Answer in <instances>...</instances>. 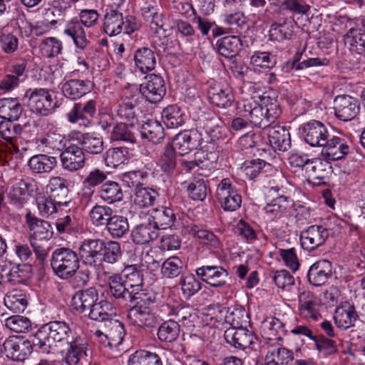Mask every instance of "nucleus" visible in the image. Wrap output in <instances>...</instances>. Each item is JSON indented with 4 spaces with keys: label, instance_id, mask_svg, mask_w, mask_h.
Segmentation results:
<instances>
[{
    "label": "nucleus",
    "instance_id": "1",
    "mask_svg": "<svg viewBox=\"0 0 365 365\" xmlns=\"http://www.w3.org/2000/svg\"><path fill=\"white\" fill-rule=\"evenodd\" d=\"M83 263L98 267L102 262L114 264L122 255L120 244L116 241L104 242L100 239L85 240L79 247Z\"/></svg>",
    "mask_w": 365,
    "mask_h": 365
},
{
    "label": "nucleus",
    "instance_id": "2",
    "mask_svg": "<svg viewBox=\"0 0 365 365\" xmlns=\"http://www.w3.org/2000/svg\"><path fill=\"white\" fill-rule=\"evenodd\" d=\"M71 334L68 324L61 321L51 322L40 329L34 335V344L39 351L49 353L56 342L67 341Z\"/></svg>",
    "mask_w": 365,
    "mask_h": 365
},
{
    "label": "nucleus",
    "instance_id": "3",
    "mask_svg": "<svg viewBox=\"0 0 365 365\" xmlns=\"http://www.w3.org/2000/svg\"><path fill=\"white\" fill-rule=\"evenodd\" d=\"M80 255L68 247H58L53 251L50 264L58 278L68 279L73 277L80 267Z\"/></svg>",
    "mask_w": 365,
    "mask_h": 365
},
{
    "label": "nucleus",
    "instance_id": "4",
    "mask_svg": "<svg viewBox=\"0 0 365 365\" xmlns=\"http://www.w3.org/2000/svg\"><path fill=\"white\" fill-rule=\"evenodd\" d=\"M245 107V111H249L250 121L255 126L264 129L269 128L281 115V108L278 102L269 96L263 97L260 104H255L253 108Z\"/></svg>",
    "mask_w": 365,
    "mask_h": 365
},
{
    "label": "nucleus",
    "instance_id": "5",
    "mask_svg": "<svg viewBox=\"0 0 365 365\" xmlns=\"http://www.w3.org/2000/svg\"><path fill=\"white\" fill-rule=\"evenodd\" d=\"M99 15L94 9L82 10L80 13V20L73 19L69 21L64 29V34L72 38L76 47L83 49L88 44L83 25L86 27H91L95 25Z\"/></svg>",
    "mask_w": 365,
    "mask_h": 365
},
{
    "label": "nucleus",
    "instance_id": "6",
    "mask_svg": "<svg viewBox=\"0 0 365 365\" xmlns=\"http://www.w3.org/2000/svg\"><path fill=\"white\" fill-rule=\"evenodd\" d=\"M25 96L29 98L28 105L31 110L41 115H48L58 107L57 101L52 98L48 89H29Z\"/></svg>",
    "mask_w": 365,
    "mask_h": 365
},
{
    "label": "nucleus",
    "instance_id": "7",
    "mask_svg": "<svg viewBox=\"0 0 365 365\" xmlns=\"http://www.w3.org/2000/svg\"><path fill=\"white\" fill-rule=\"evenodd\" d=\"M143 15L146 20L150 22V28L155 34V38L153 39L155 48H157L158 46L160 48L158 49V52H165L166 51L165 45L168 40L163 15L158 14L154 7L145 9Z\"/></svg>",
    "mask_w": 365,
    "mask_h": 365
},
{
    "label": "nucleus",
    "instance_id": "8",
    "mask_svg": "<svg viewBox=\"0 0 365 365\" xmlns=\"http://www.w3.org/2000/svg\"><path fill=\"white\" fill-rule=\"evenodd\" d=\"M3 348L7 356L17 361H24L31 354L34 348L38 351V347L34 344V339L31 341L19 336L7 338L3 344Z\"/></svg>",
    "mask_w": 365,
    "mask_h": 365
},
{
    "label": "nucleus",
    "instance_id": "9",
    "mask_svg": "<svg viewBox=\"0 0 365 365\" xmlns=\"http://www.w3.org/2000/svg\"><path fill=\"white\" fill-rule=\"evenodd\" d=\"M216 196L218 202L225 211H235L241 206V195L233 187L229 178L222 179L218 184Z\"/></svg>",
    "mask_w": 365,
    "mask_h": 365
},
{
    "label": "nucleus",
    "instance_id": "10",
    "mask_svg": "<svg viewBox=\"0 0 365 365\" xmlns=\"http://www.w3.org/2000/svg\"><path fill=\"white\" fill-rule=\"evenodd\" d=\"M145 299H137L131 303L132 307L127 317L133 324L140 327H153L158 323L157 317L152 313L149 307L145 306Z\"/></svg>",
    "mask_w": 365,
    "mask_h": 365
},
{
    "label": "nucleus",
    "instance_id": "11",
    "mask_svg": "<svg viewBox=\"0 0 365 365\" xmlns=\"http://www.w3.org/2000/svg\"><path fill=\"white\" fill-rule=\"evenodd\" d=\"M332 172V166L329 160L313 158L307 165L305 175L309 182L321 185L327 183Z\"/></svg>",
    "mask_w": 365,
    "mask_h": 365
},
{
    "label": "nucleus",
    "instance_id": "12",
    "mask_svg": "<svg viewBox=\"0 0 365 365\" xmlns=\"http://www.w3.org/2000/svg\"><path fill=\"white\" fill-rule=\"evenodd\" d=\"M104 31L110 36L120 34L124 29L126 34L134 31L135 28L130 25L129 21H124L123 14L117 9H106L103 19Z\"/></svg>",
    "mask_w": 365,
    "mask_h": 365
},
{
    "label": "nucleus",
    "instance_id": "13",
    "mask_svg": "<svg viewBox=\"0 0 365 365\" xmlns=\"http://www.w3.org/2000/svg\"><path fill=\"white\" fill-rule=\"evenodd\" d=\"M329 236V230L322 225H311L300 235L302 248L309 252L323 245Z\"/></svg>",
    "mask_w": 365,
    "mask_h": 365
},
{
    "label": "nucleus",
    "instance_id": "14",
    "mask_svg": "<svg viewBox=\"0 0 365 365\" xmlns=\"http://www.w3.org/2000/svg\"><path fill=\"white\" fill-rule=\"evenodd\" d=\"M201 135L197 130H184L175 136L170 146L179 155H183L200 145Z\"/></svg>",
    "mask_w": 365,
    "mask_h": 365
},
{
    "label": "nucleus",
    "instance_id": "15",
    "mask_svg": "<svg viewBox=\"0 0 365 365\" xmlns=\"http://www.w3.org/2000/svg\"><path fill=\"white\" fill-rule=\"evenodd\" d=\"M121 277L124 282V286L130 289L133 294V300L141 299L145 297L143 290V274L137 265L126 266L122 271Z\"/></svg>",
    "mask_w": 365,
    "mask_h": 365
},
{
    "label": "nucleus",
    "instance_id": "16",
    "mask_svg": "<svg viewBox=\"0 0 365 365\" xmlns=\"http://www.w3.org/2000/svg\"><path fill=\"white\" fill-rule=\"evenodd\" d=\"M336 117L342 121L354 119L359 113L358 100L348 95L338 96L334 101Z\"/></svg>",
    "mask_w": 365,
    "mask_h": 365
},
{
    "label": "nucleus",
    "instance_id": "17",
    "mask_svg": "<svg viewBox=\"0 0 365 365\" xmlns=\"http://www.w3.org/2000/svg\"><path fill=\"white\" fill-rule=\"evenodd\" d=\"M166 88L163 78L156 74H150L148 81L141 84L139 92L145 99L152 103L160 102L165 95Z\"/></svg>",
    "mask_w": 365,
    "mask_h": 365
},
{
    "label": "nucleus",
    "instance_id": "18",
    "mask_svg": "<svg viewBox=\"0 0 365 365\" xmlns=\"http://www.w3.org/2000/svg\"><path fill=\"white\" fill-rule=\"evenodd\" d=\"M303 133L305 141L312 147H324L331 136L327 127L318 120H312L304 124Z\"/></svg>",
    "mask_w": 365,
    "mask_h": 365
},
{
    "label": "nucleus",
    "instance_id": "19",
    "mask_svg": "<svg viewBox=\"0 0 365 365\" xmlns=\"http://www.w3.org/2000/svg\"><path fill=\"white\" fill-rule=\"evenodd\" d=\"M61 165L66 170L77 171L85 165V154L79 146L70 144L66 146L60 155Z\"/></svg>",
    "mask_w": 365,
    "mask_h": 365
},
{
    "label": "nucleus",
    "instance_id": "20",
    "mask_svg": "<svg viewBox=\"0 0 365 365\" xmlns=\"http://www.w3.org/2000/svg\"><path fill=\"white\" fill-rule=\"evenodd\" d=\"M227 343L232 347L244 350L253 344L257 337L246 327L228 328L224 333Z\"/></svg>",
    "mask_w": 365,
    "mask_h": 365
},
{
    "label": "nucleus",
    "instance_id": "21",
    "mask_svg": "<svg viewBox=\"0 0 365 365\" xmlns=\"http://www.w3.org/2000/svg\"><path fill=\"white\" fill-rule=\"evenodd\" d=\"M196 274L203 282L212 287H224L228 279V272L221 266L206 265L196 269Z\"/></svg>",
    "mask_w": 365,
    "mask_h": 365
},
{
    "label": "nucleus",
    "instance_id": "22",
    "mask_svg": "<svg viewBox=\"0 0 365 365\" xmlns=\"http://www.w3.org/2000/svg\"><path fill=\"white\" fill-rule=\"evenodd\" d=\"M51 199L58 203L59 207H69L72 203L69 195L68 182L61 177H52L47 185Z\"/></svg>",
    "mask_w": 365,
    "mask_h": 365
},
{
    "label": "nucleus",
    "instance_id": "23",
    "mask_svg": "<svg viewBox=\"0 0 365 365\" xmlns=\"http://www.w3.org/2000/svg\"><path fill=\"white\" fill-rule=\"evenodd\" d=\"M26 223L31 232L29 240L48 241L53 236V228L47 221L38 219L28 213L26 216Z\"/></svg>",
    "mask_w": 365,
    "mask_h": 365
},
{
    "label": "nucleus",
    "instance_id": "24",
    "mask_svg": "<svg viewBox=\"0 0 365 365\" xmlns=\"http://www.w3.org/2000/svg\"><path fill=\"white\" fill-rule=\"evenodd\" d=\"M359 315L355 307L349 302H344L335 310L334 319L336 325L341 329H346L354 325Z\"/></svg>",
    "mask_w": 365,
    "mask_h": 365
},
{
    "label": "nucleus",
    "instance_id": "25",
    "mask_svg": "<svg viewBox=\"0 0 365 365\" xmlns=\"http://www.w3.org/2000/svg\"><path fill=\"white\" fill-rule=\"evenodd\" d=\"M321 305L317 298L309 292H303L299 295V311L302 316L307 319L318 320L321 317Z\"/></svg>",
    "mask_w": 365,
    "mask_h": 365
},
{
    "label": "nucleus",
    "instance_id": "26",
    "mask_svg": "<svg viewBox=\"0 0 365 365\" xmlns=\"http://www.w3.org/2000/svg\"><path fill=\"white\" fill-rule=\"evenodd\" d=\"M325 144L322 155L327 160H340L349 151V148L344 140L336 136H330L327 143Z\"/></svg>",
    "mask_w": 365,
    "mask_h": 365
},
{
    "label": "nucleus",
    "instance_id": "27",
    "mask_svg": "<svg viewBox=\"0 0 365 365\" xmlns=\"http://www.w3.org/2000/svg\"><path fill=\"white\" fill-rule=\"evenodd\" d=\"M98 299L97 289L95 287H90L77 292L72 298V305L74 309L86 314Z\"/></svg>",
    "mask_w": 365,
    "mask_h": 365
},
{
    "label": "nucleus",
    "instance_id": "28",
    "mask_svg": "<svg viewBox=\"0 0 365 365\" xmlns=\"http://www.w3.org/2000/svg\"><path fill=\"white\" fill-rule=\"evenodd\" d=\"M331 275V264L329 260H319L313 264L307 273L308 280L315 287L324 284Z\"/></svg>",
    "mask_w": 365,
    "mask_h": 365
},
{
    "label": "nucleus",
    "instance_id": "29",
    "mask_svg": "<svg viewBox=\"0 0 365 365\" xmlns=\"http://www.w3.org/2000/svg\"><path fill=\"white\" fill-rule=\"evenodd\" d=\"M220 119L213 112H203L197 120V126L214 140L220 138Z\"/></svg>",
    "mask_w": 365,
    "mask_h": 365
},
{
    "label": "nucleus",
    "instance_id": "30",
    "mask_svg": "<svg viewBox=\"0 0 365 365\" xmlns=\"http://www.w3.org/2000/svg\"><path fill=\"white\" fill-rule=\"evenodd\" d=\"M14 120L4 119L0 122V134L8 142L25 136L29 131L31 125L29 122L20 125L14 122Z\"/></svg>",
    "mask_w": 365,
    "mask_h": 365
},
{
    "label": "nucleus",
    "instance_id": "31",
    "mask_svg": "<svg viewBox=\"0 0 365 365\" xmlns=\"http://www.w3.org/2000/svg\"><path fill=\"white\" fill-rule=\"evenodd\" d=\"M269 141L270 145L279 151H287L291 147L289 132L283 126L274 125L269 129Z\"/></svg>",
    "mask_w": 365,
    "mask_h": 365
},
{
    "label": "nucleus",
    "instance_id": "32",
    "mask_svg": "<svg viewBox=\"0 0 365 365\" xmlns=\"http://www.w3.org/2000/svg\"><path fill=\"white\" fill-rule=\"evenodd\" d=\"M207 96L210 102L219 108L229 107L233 101L230 88H224L220 84L210 86L207 91Z\"/></svg>",
    "mask_w": 365,
    "mask_h": 365
},
{
    "label": "nucleus",
    "instance_id": "33",
    "mask_svg": "<svg viewBox=\"0 0 365 365\" xmlns=\"http://www.w3.org/2000/svg\"><path fill=\"white\" fill-rule=\"evenodd\" d=\"M91 89L89 81L71 79L66 81L61 88L63 95L72 100H76L89 93Z\"/></svg>",
    "mask_w": 365,
    "mask_h": 365
},
{
    "label": "nucleus",
    "instance_id": "34",
    "mask_svg": "<svg viewBox=\"0 0 365 365\" xmlns=\"http://www.w3.org/2000/svg\"><path fill=\"white\" fill-rule=\"evenodd\" d=\"M242 46V41L235 35L223 37L216 43L217 50L220 55L227 58L236 56Z\"/></svg>",
    "mask_w": 365,
    "mask_h": 365
},
{
    "label": "nucleus",
    "instance_id": "35",
    "mask_svg": "<svg viewBox=\"0 0 365 365\" xmlns=\"http://www.w3.org/2000/svg\"><path fill=\"white\" fill-rule=\"evenodd\" d=\"M133 241L138 245H145L158 237V232L151 220L148 222L137 225L132 231Z\"/></svg>",
    "mask_w": 365,
    "mask_h": 365
},
{
    "label": "nucleus",
    "instance_id": "36",
    "mask_svg": "<svg viewBox=\"0 0 365 365\" xmlns=\"http://www.w3.org/2000/svg\"><path fill=\"white\" fill-rule=\"evenodd\" d=\"M57 164L56 158L46 154H39L32 156L28 165L34 173L42 174L50 173Z\"/></svg>",
    "mask_w": 365,
    "mask_h": 365
},
{
    "label": "nucleus",
    "instance_id": "37",
    "mask_svg": "<svg viewBox=\"0 0 365 365\" xmlns=\"http://www.w3.org/2000/svg\"><path fill=\"white\" fill-rule=\"evenodd\" d=\"M134 61L136 66L142 73H147L155 68V52L150 48L142 47L137 49L135 52Z\"/></svg>",
    "mask_w": 365,
    "mask_h": 365
},
{
    "label": "nucleus",
    "instance_id": "38",
    "mask_svg": "<svg viewBox=\"0 0 365 365\" xmlns=\"http://www.w3.org/2000/svg\"><path fill=\"white\" fill-rule=\"evenodd\" d=\"M151 218V222L157 230H163L172 227L175 220V215L171 208L160 207L153 210Z\"/></svg>",
    "mask_w": 365,
    "mask_h": 365
},
{
    "label": "nucleus",
    "instance_id": "39",
    "mask_svg": "<svg viewBox=\"0 0 365 365\" xmlns=\"http://www.w3.org/2000/svg\"><path fill=\"white\" fill-rule=\"evenodd\" d=\"M23 106L17 98H0V115L4 119L18 120Z\"/></svg>",
    "mask_w": 365,
    "mask_h": 365
},
{
    "label": "nucleus",
    "instance_id": "40",
    "mask_svg": "<svg viewBox=\"0 0 365 365\" xmlns=\"http://www.w3.org/2000/svg\"><path fill=\"white\" fill-rule=\"evenodd\" d=\"M110 293L115 299L133 302V294L128 287L124 286V282L120 275L113 274L108 278Z\"/></svg>",
    "mask_w": 365,
    "mask_h": 365
},
{
    "label": "nucleus",
    "instance_id": "41",
    "mask_svg": "<svg viewBox=\"0 0 365 365\" xmlns=\"http://www.w3.org/2000/svg\"><path fill=\"white\" fill-rule=\"evenodd\" d=\"M293 359V354L289 349L269 345L265 356V360L270 363V365H288Z\"/></svg>",
    "mask_w": 365,
    "mask_h": 365
},
{
    "label": "nucleus",
    "instance_id": "42",
    "mask_svg": "<svg viewBox=\"0 0 365 365\" xmlns=\"http://www.w3.org/2000/svg\"><path fill=\"white\" fill-rule=\"evenodd\" d=\"M143 138H146L154 143H159L164 138L165 133L162 125L155 120H148L141 126Z\"/></svg>",
    "mask_w": 365,
    "mask_h": 365
},
{
    "label": "nucleus",
    "instance_id": "43",
    "mask_svg": "<svg viewBox=\"0 0 365 365\" xmlns=\"http://www.w3.org/2000/svg\"><path fill=\"white\" fill-rule=\"evenodd\" d=\"M106 336L103 337L108 339V347H118L123 341L125 336L123 325L117 319H110L107 325Z\"/></svg>",
    "mask_w": 365,
    "mask_h": 365
},
{
    "label": "nucleus",
    "instance_id": "44",
    "mask_svg": "<svg viewBox=\"0 0 365 365\" xmlns=\"http://www.w3.org/2000/svg\"><path fill=\"white\" fill-rule=\"evenodd\" d=\"M106 229L112 238H121L129 231L128 220L125 217L113 214L108 221Z\"/></svg>",
    "mask_w": 365,
    "mask_h": 365
},
{
    "label": "nucleus",
    "instance_id": "45",
    "mask_svg": "<svg viewBox=\"0 0 365 365\" xmlns=\"http://www.w3.org/2000/svg\"><path fill=\"white\" fill-rule=\"evenodd\" d=\"M186 230L188 234L199 240L200 243L210 245L215 248L220 246V240L212 232L204 230L193 223L187 225Z\"/></svg>",
    "mask_w": 365,
    "mask_h": 365
},
{
    "label": "nucleus",
    "instance_id": "46",
    "mask_svg": "<svg viewBox=\"0 0 365 365\" xmlns=\"http://www.w3.org/2000/svg\"><path fill=\"white\" fill-rule=\"evenodd\" d=\"M101 198L109 204L120 202L123 198L122 186L114 181L107 182L103 184L99 191Z\"/></svg>",
    "mask_w": 365,
    "mask_h": 365
},
{
    "label": "nucleus",
    "instance_id": "47",
    "mask_svg": "<svg viewBox=\"0 0 365 365\" xmlns=\"http://www.w3.org/2000/svg\"><path fill=\"white\" fill-rule=\"evenodd\" d=\"M162 118L168 128H176L185 123V114L175 105L164 108L162 112Z\"/></svg>",
    "mask_w": 365,
    "mask_h": 365
},
{
    "label": "nucleus",
    "instance_id": "48",
    "mask_svg": "<svg viewBox=\"0 0 365 365\" xmlns=\"http://www.w3.org/2000/svg\"><path fill=\"white\" fill-rule=\"evenodd\" d=\"M64 142V137L56 133H47L37 139L38 146H42L43 151L48 153L50 150H63L66 147Z\"/></svg>",
    "mask_w": 365,
    "mask_h": 365
},
{
    "label": "nucleus",
    "instance_id": "49",
    "mask_svg": "<svg viewBox=\"0 0 365 365\" xmlns=\"http://www.w3.org/2000/svg\"><path fill=\"white\" fill-rule=\"evenodd\" d=\"M135 96H132V99H123L119 103L117 110L118 115L130 123V127H133L138 122L136 106L138 101L134 100Z\"/></svg>",
    "mask_w": 365,
    "mask_h": 365
},
{
    "label": "nucleus",
    "instance_id": "50",
    "mask_svg": "<svg viewBox=\"0 0 365 365\" xmlns=\"http://www.w3.org/2000/svg\"><path fill=\"white\" fill-rule=\"evenodd\" d=\"M4 303L13 312H22L27 307L28 300L26 294L21 291L13 290L6 294Z\"/></svg>",
    "mask_w": 365,
    "mask_h": 365
},
{
    "label": "nucleus",
    "instance_id": "51",
    "mask_svg": "<svg viewBox=\"0 0 365 365\" xmlns=\"http://www.w3.org/2000/svg\"><path fill=\"white\" fill-rule=\"evenodd\" d=\"M180 334V325L174 320L164 322L158 329V337L163 342L170 343L175 341Z\"/></svg>",
    "mask_w": 365,
    "mask_h": 365
},
{
    "label": "nucleus",
    "instance_id": "52",
    "mask_svg": "<svg viewBox=\"0 0 365 365\" xmlns=\"http://www.w3.org/2000/svg\"><path fill=\"white\" fill-rule=\"evenodd\" d=\"M82 151L91 155H98L104 149L102 137L95 136L88 133L82 135L80 140Z\"/></svg>",
    "mask_w": 365,
    "mask_h": 365
},
{
    "label": "nucleus",
    "instance_id": "53",
    "mask_svg": "<svg viewBox=\"0 0 365 365\" xmlns=\"http://www.w3.org/2000/svg\"><path fill=\"white\" fill-rule=\"evenodd\" d=\"M113 210L109 206L96 205L91 210L89 216L95 226H106L113 215Z\"/></svg>",
    "mask_w": 365,
    "mask_h": 365
},
{
    "label": "nucleus",
    "instance_id": "54",
    "mask_svg": "<svg viewBox=\"0 0 365 365\" xmlns=\"http://www.w3.org/2000/svg\"><path fill=\"white\" fill-rule=\"evenodd\" d=\"M128 150L124 147L109 148L105 154L104 160L108 167L116 168L125 163L128 158Z\"/></svg>",
    "mask_w": 365,
    "mask_h": 365
},
{
    "label": "nucleus",
    "instance_id": "55",
    "mask_svg": "<svg viewBox=\"0 0 365 365\" xmlns=\"http://www.w3.org/2000/svg\"><path fill=\"white\" fill-rule=\"evenodd\" d=\"M128 365H163L160 357L155 353L145 350L135 351L128 359Z\"/></svg>",
    "mask_w": 365,
    "mask_h": 365
},
{
    "label": "nucleus",
    "instance_id": "56",
    "mask_svg": "<svg viewBox=\"0 0 365 365\" xmlns=\"http://www.w3.org/2000/svg\"><path fill=\"white\" fill-rule=\"evenodd\" d=\"M288 325L275 317L264 323V329H267L269 339L277 340H282L283 336L288 332Z\"/></svg>",
    "mask_w": 365,
    "mask_h": 365
},
{
    "label": "nucleus",
    "instance_id": "57",
    "mask_svg": "<svg viewBox=\"0 0 365 365\" xmlns=\"http://www.w3.org/2000/svg\"><path fill=\"white\" fill-rule=\"evenodd\" d=\"M110 308V304L106 301L96 302L87 313L91 319L103 322L107 325L108 321L113 319L111 314L108 312Z\"/></svg>",
    "mask_w": 365,
    "mask_h": 365
},
{
    "label": "nucleus",
    "instance_id": "58",
    "mask_svg": "<svg viewBox=\"0 0 365 365\" xmlns=\"http://www.w3.org/2000/svg\"><path fill=\"white\" fill-rule=\"evenodd\" d=\"M158 196V192L153 189L137 187L135 190L133 201L139 207H149L154 204Z\"/></svg>",
    "mask_w": 365,
    "mask_h": 365
},
{
    "label": "nucleus",
    "instance_id": "59",
    "mask_svg": "<svg viewBox=\"0 0 365 365\" xmlns=\"http://www.w3.org/2000/svg\"><path fill=\"white\" fill-rule=\"evenodd\" d=\"M70 349L66 356L68 365H76L81 359L87 356V344L86 343L74 341L70 342Z\"/></svg>",
    "mask_w": 365,
    "mask_h": 365
},
{
    "label": "nucleus",
    "instance_id": "60",
    "mask_svg": "<svg viewBox=\"0 0 365 365\" xmlns=\"http://www.w3.org/2000/svg\"><path fill=\"white\" fill-rule=\"evenodd\" d=\"M5 326L16 333H26L31 330V320L24 316L14 315L5 320Z\"/></svg>",
    "mask_w": 365,
    "mask_h": 365
},
{
    "label": "nucleus",
    "instance_id": "61",
    "mask_svg": "<svg viewBox=\"0 0 365 365\" xmlns=\"http://www.w3.org/2000/svg\"><path fill=\"white\" fill-rule=\"evenodd\" d=\"M31 276V267L23 264L13 267L9 274L8 280L12 284H19L24 283Z\"/></svg>",
    "mask_w": 365,
    "mask_h": 365
},
{
    "label": "nucleus",
    "instance_id": "62",
    "mask_svg": "<svg viewBox=\"0 0 365 365\" xmlns=\"http://www.w3.org/2000/svg\"><path fill=\"white\" fill-rule=\"evenodd\" d=\"M224 22L227 26V32L232 34L240 33L245 25V16L241 11L229 12L224 14Z\"/></svg>",
    "mask_w": 365,
    "mask_h": 365
},
{
    "label": "nucleus",
    "instance_id": "63",
    "mask_svg": "<svg viewBox=\"0 0 365 365\" xmlns=\"http://www.w3.org/2000/svg\"><path fill=\"white\" fill-rule=\"evenodd\" d=\"M292 26L285 21L282 24L273 23L269 31L271 40L281 41L289 39L293 35Z\"/></svg>",
    "mask_w": 365,
    "mask_h": 365
},
{
    "label": "nucleus",
    "instance_id": "64",
    "mask_svg": "<svg viewBox=\"0 0 365 365\" xmlns=\"http://www.w3.org/2000/svg\"><path fill=\"white\" fill-rule=\"evenodd\" d=\"M183 263L178 257L167 259L162 264L161 272L165 277L173 278L182 272Z\"/></svg>",
    "mask_w": 365,
    "mask_h": 365
}]
</instances>
